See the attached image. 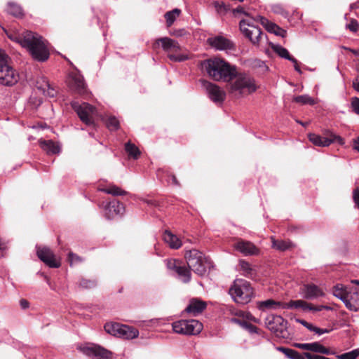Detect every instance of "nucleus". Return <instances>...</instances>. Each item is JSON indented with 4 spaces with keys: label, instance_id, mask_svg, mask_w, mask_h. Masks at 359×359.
I'll use <instances>...</instances> for the list:
<instances>
[{
    "label": "nucleus",
    "instance_id": "34",
    "mask_svg": "<svg viewBox=\"0 0 359 359\" xmlns=\"http://www.w3.org/2000/svg\"><path fill=\"white\" fill-rule=\"evenodd\" d=\"M7 12L16 18H22L24 15L22 7L13 2L8 3Z\"/></svg>",
    "mask_w": 359,
    "mask_h": 359
},
{
    "label": "nucleus",
    "instance_id": "22",
    "mask_svg": "<svg viewBox=\"0 0 359 359\" xmlns=\"http://www.w3.org/2000/svg\"><path fill=\"white\" fill-rule=\"evenodd\" d=\"M70 87L79 94H84L86 92V83L82 75L79 72L70 74Z\"/></svg>",
    "mask_w": 359,
    "mask_h": 359
},
{
    "label": "nucleus",
    "instance_id": "3",
    "mask_svg": "<svg viewBox=\"0 0 359 359\" xmlns=\"http://www.w3.org/2000/svg\"><path fill=\"white\" fill-rule=\"evenodd\" d=\"M185 258L189 269L201 277L205 276L208 268L213 267L212 262L203 252L196 249L187 251Z\"/></svg>",
    "mask_w": 359,
    "mask_h": 359
},
{
    "label": "nucleus",
    "instance_id": "50",
    "mask_svg": "<svg viewBox=\"0 0 359 359\" xmlns=\"http://www.w3.org/2000/svg\"><path fill=\"white\" fill-rule=\"evenodd\" d=\"M346 27L352 32H356L359 28V24L356 20H351V22L346 25Z\"/></svg>",
    "mask_w": 359,
    "mask_h": 359
},
{
    "label": "nucleus",
    "instance_id": "21",
    "mask_svg": "<svg viewBox=\"0 0 359 359\" xmlns=\"http://www.w3.org/2000/svg\"><path fill=\"white\" fill-rule=\"evenodd\" d=\"M160 44L161 45V47L165 52L172 51L177 53L181 50V46H180L179 43L169 37H162L156 39L155 43L154 44V48Z\"/></svg>",
    "mask_w": 359,
    "mask_h": 359
},
{
    "label": "nucleus",
    "instance_id": "28",
    "mask_svg": "<svg viewBox=\"0 0 359 359\" xmlns=\"http://www.w3.org/2000/svg\"><path fill=\"white\" fill-rule=\"evenodd\" d=\"M163 240L171 248L173 249H178L182 245V242L177 236L172 234L168 230L165 231L163 233Z\"/></svg>",
    "mask_w": 359,
    "mask_h": 359
},
{
    "label": "nucleus",
    "instance_id": "61",
    "mask_svg": "<svg viewBox=\"0 0 359 359\" xmlns=\"http://www.w3.org/2000/svg\"><path fill=\"white\" fill-rule=\"evenodd\" d=\"M20 305L22 309H26L29 307V304L26 299H22L20 301Z\"/></svg>",
    "mask_w": 359,
    "mask_h": 359
},
{
    "label": "nucleus",
    "instance_id": "10",
    "mask_svg": "<svg viewBox=\"0 0 359 359\" xmlns=\"http://www.w3.org/2000/svg\"><path fill=\"white\" fill-rule=\"evenodd\" d=\"M325 137H322L315 133H311L309 135V140L314 145L318 147H328L332 143L337 142L339 145H344L345 144L344 140L339 135H337L332 132L327 131Z\"/></svg>",
    "mask_w": 359,
    "mask_h": 359
},
{
    "label": "nucleus",
    "instance_id": "31",
    "mask_svg": "<svg viewBox=\"0 0 359 359\" xmlns=\"http://www.w3.org/2000/svg\"><path fill=\"white\" fill-rule=\"evenodd\" d=\"M277 349L280 352L283 353L289 359H305L304 355H301L296 350L284 346H279L277 348Z\"/></svg>",
    "mask_w": 359,
    "mask_h": 359
},
{
    "label": "nucleus",
    "instance_id": "45",
    "mask_svg": "<svg viewBox=\"0 0 359 359\" xmlns=\"http://www.w3.org/2000/svg\"><path fill=\"white\" fill-rule=\"evenodd\" d=\"M359 356V348L352 350L349 352L344 353L341 355H338L337 358L338 359H356Z\"/></svg>",
    "mask_w": 359,
    "mask_h": 359
},
{
    "label": "nucleus",
    "instance_id": "23",
    "mask_svg": "<svg viewBox=\"0 0 359 359\" xmlns=\"http://www.w3.org/2000/svg\"><path fill=\"white\" fill-rule=\"evenodd\" d=\"M344 304L351 311H359V291L353 289L349 290Z\"/></svg>",
    "mask_w": 359,
    "mask_h": 359
},
{
    "label": "nucleus",
    "instance_id": "56",
    "mask_svg": "<svg viewBox=\"0 0 359 359\" xmlns=\"http://www.w3.org/2000/svg\"><path fill=\"white\" fill-rule=\"evenodd\" d=\"M353 199L355 206L359 208V189H355L353 192Z\"/></svg>",
    "mask_w": 359,
    "mask_h": 359
},
{
    "label": "nucleus",
    "instance_id": "53",
    "mask_svg": "<svg viewBox=\"0 0 359 359\" xmlns=\"http://www.w3.org/2000/svg\"><path fill=\"white\" fill-rule=\"evenodd\" d=\"M305 359H330L329 358H326L325 356L311 354V353L306 352L304 353Z\"/></svg>",
    "mask_w": 359,
    "mask_h": 359
},
{
    "label": "nucleus",
    "instance_id": "26",
    "mask_svg": "<svg viewBox=\"0 0 359 359\" xmlns=\"http://www.w3.org/2000/svg\"><path fill=\"white\" fill-rule=\"evenodd\" d=\"M37 88L41 91V93L49 97H55L57 91L55 90L49 83V81L46 79H42L41 83H37Z\"/></svg>",
    "mask_w": 359,
    "mask_h": 359
},
{
    "label": "nucleus",
    "instance_id": "36",
    "mask_svg": "<svg viewBox=\"0 0 359 359\" xmlns=\"http://www.w3.org/2000/svg\"><path fill=\"white\" fill-rule=\"evenodd\" d=\"M101 191L112 196H123L127 194L124 190H122L120 187L116 185H109L107 187L102 188L100 189Z\"/></svg>",
    "mask_w": 359,
    "mask_h": 359
},
{
    "label": "nucleus",
    "instance_id": "35",
    "mask_svg": "<svg viewBox=\"0 0 359 359\" xmlns=\"http://www.w3.org/2000/svg\"><path fill=\"white\" fill-rule=\"evenodd\" d=\"M332 293L334 297L344 303L346 296H348V291H347L346 288H344L342 285H337L334 287Z\"/></svg>",
    "mask_w": 359,
    "mask_h": 359
},
{
    "label": "nucleus",
    "instance_id": "27",
    "mask_svg": "<svg viewBox=\"0 0 359 359\" xmlns=\"http://www.w3.org/2000/svg\"><path fill=\"white\" fill-rule=\"evenodd\" d=\"M283 302H277L271 299L259 302L257 303V307L261 311H265L266 309L276 310L279 309H283Z\"/></svg>",
    "mask_w": 359,
    "mask_h": 359
},
{
    "label": "nucleus",
    "instance_id": "1",
    "mask_svg": "<svg viewBox=\"0 0 359 359\" xmlns=\"http://www.w3.org/2000/svg\"><path fill=\"white\" fill-rule=\"evenodd\" d=\"M9 37L12 40L16 41L22 47L26 48L34 60L44 62L49 57V51L46 41L38 34L27 31L21 36Z\"/></svg>",
    "mask_w": 359,
    "mask_h": 359
},
{
    "label": "nucleus",
    "instance_id": "13",
    "mask_svg": "<svg viewBox=\"0 0 359 359\" xmlns=\"http://www.w3.org/2000/svg\"><path fill=\"white\" fill-rule=\"evenodd\" d=\"M200 82L212 102L221 103L224 100L226 94L219 86L204 79H201Z\"/></svg>",
    "mask_w": 359,
    "mask_h": 359
},
{
    "label": "nucleus",
    "instance_id": "29",
    "mask_svg": "<svg viewBox=\"0 0 359 359\" xmlns=\"http://www.w3.org/2000/svg\"><path fill=\"white\" fill-rule=\"evenodd\" d=\"M175 273L177 274L178 278L184 283H189L191 279V273L190 269H187L182 263Z\"/></svg>",
    "mask_w": 359,
    "mask_h": 359
},
{
    "label": "nucleus",
    "instance_id": "60",
    "mask_svg": "<svg viewBox=\"0 0 359 359\" xmlns=\"http://www.w3.org/2000/svg\"><path fill=\"white\" fill-rule=\"evenodd\" d=\"M321 311H323L322 305L313 306V304H311L310 311H312L313 313H316L320 312Z\"/></svg>",
    "mask_w": 359,
    "mask_h": 359
},
{
    "label": "nucleus",
    "instance_id": "46",
    "mask_svg": "<svg viewBox=\"0 0 359 359\" xmlns=\"http://www.w3.org/2000/svg\"><path fill=\"white\" fill-rule=\"evenodd\" d=\"M166 266L167 268L170 270H172L173 271H176V270L178 269V266H180L182 264V262L177 259H166Z\"/></svg>",
    "mask_w": 359,
    "mask_h": 359
},
{
    "label": "nucleus",
    "instance_id": "8",
    "mask_svg": "<svg viewBox=\"0 0 359 359\" xmlns=\"http://www.w3.org/2000/svg\"><path fill=\"white\" fill-rule=\"evenodd\" d=\"M172 330L175 333L185 335H196L203 330V324L197 320H180L172 323Z\"/></svg>",
    "mask_w": 359,
    "mask_h": 359
},
{
    "label": "nucleus",
    "instance_id": "58",
    "mask_svg": "<svg viewBox=\"0 0 359 359\" xmlns=\"http://www.w3.org/2000/svg\"><path fill=\"white\" fill-rule=\"evenodd\" d=\"M242 20H244L245 22L246 27H248V29H251V26H256L254 24L255 22H259V20H257V17L255 18H253L252 20L243 19Z\"/></svg>",
    "mask_w": 359,
    "mask_h": 359
},
{
    "label": "nucleus",
    "instance_id": "30",
    "mask_svg": "<svg viewBox=\"0 0 359 359\" xmlns=\"http://www.w3.org/2000/svg\"><path fill=\"white\" fill-rule=\"evenodd\" d=\"M271 48L273 50L278 54L280 57L295 62V58L290 55L289 51L279 44H272Z\"/></svg>",
    "mask_w": 359,
    "mask_h": 359
},
{
    "label": "nucleus",
    "instance_id": "6",
    "mask_svg": "<svg viewBox=\"0 0 359 359\" xmlns=\"http://www.w3.org/2000/svg\"><path fill=\"white\" fill-rule=\"evenodd\" d=\"M235 81L231 83V91L239 95L252 93L257 90L255 80L245 73L238 74L234 76Z\"/></svg>",
    "mask_w": 359,
    "mask_h": 359
},
{
    "label": "nucleus",
    "instance_id": "48",
    "mask_svg": "<svg viewBox=\"0 0 359 359\" xmlns=\"http://www.w3.org/2000/svg\"><path fill=\"white\" fill-rule=\"evenodd\" d=\"M214 6L217 12L219 14H224L227 11L226 5L222 1H216L214 2Z\"/></svg>",
    "mask_w": 359,
    "mask_h": 359
},
{
    "label": "nucleus",
    "instance_id": "47",
    "mask_svg": "<svg viewBox=\"0 0 359 359\" xmlns=\"http://www.w3.org/2000/svg\"><path fill=\"white\" fill-rule=\"evenodd\" d=\"M168 56L173 62H183L189 59V56L186 54H169Z\"/></svg>",
    "mask_w": 359,
    "mask_h": 359
},
{
    "label": "nucleus",
    "instance_id": "9",
    "mask_svg": "<svg viewBox=\"0 0 359 359\" xmlns=\"http://www.w3.org/2000/svg\"><path fill=\"white\" fill-rule=\"evenodd\" d=\"M266 327L277 337L287 339L288 332L287 330V320L278 315L268 316L265 319Z\"/></svg>",
    "mask_w": 359,
    "mask_h": 359
},
{
    "label": "nucleus",
    "instance_id": "33",
    "mask_svg": "<svg viewBox=\"0 0 359 359\" xmlns=\"http://www.w3.org/2000/svg\"><path fill=\"white\" fill-rule=\"evenodd\" d=\"M271 241L273 248L280 251H285L292 246V243L290 241L276 240L273 238H271Z\"/></svg>",
    "mask_w": 359,
    "mask_h": 359
},
{
    "label": "nucleus",
    "instance_id": "49",
    "mask_svg": "<svg viewBox=\"0 0 359 359\" xmlns=\"http://www.w3.org/2000/svg\"><path fill=\"white\" fill-rule=\"evenodd\" d=\"M242 327L248 330L250 333H257L258 331V328L255 325L247 321H245V323H243Z\"/></svg>",
    "mask_w": 359,
    "mask_h": 359
},
{
    "label": "nucleus",
    "instance_id": "14",
    "mask_svg": "<svg viewBox=\"0 0 359 359\" xmlns=\"http://www.w3.org/2000/svg\"><path fill=\"white\" fill-rule=\"evenodd\" d=\"M82 353L89 357L99 359H111L112 353L101 346L91 344L81 348Z\"/></svg>",
    "mask_w": 359,
    "mask_h": 359
},
{
    "label": "nucleus",
    "instance_id": "20",
    "mask_svg": "<svg viewBox=\"0 0 359 359\" xmlns=\"http://www.w3.org/2000/svg\"><path fill=\"white\" fill-rule=\"evenodd\" d=\"M294 346L302 350L310 351L325 355L334 354V353L331 351L329 348L325 347L317 341L312 343H296L294 344Z\"/></svg>",
    "mask_w": 359,
    "mask_h": 359
},
{
    "label": "nucleus",
    "instance_id": "57",
    "mask_svg": "<svg viewBox=\"0 0 359 359\" xmlns=\"http://www.w3.org/2000/svg\"><path fill=\"white\" fill-rule=\"evenodd\" d=\"M311 304L308 303L306 301L303 300V303L302 304L300 309L304 312H308V311H311Z\"/></svg>",
    "mask_w": 359,
    "mask_h": 359
},
{
    "label": "nucleus",
    "instance_id": "19",
    "mask_svg": "<svg viewBox=\"0 0 359 359\" xmlns=\"http://www.w3.org/2000/svg\"><path fill=\"white\" fill-rule=\"evenodd\" d=\"M208 43L218 50H231L235 48L234 43L223 36L210 37L208 39Z\"/></svg>",
    "mask_w": 359,
    "mask_h": 359
},
{
    "label": "nucleus",
    "instance_id": "18",
    "mask_svg": "<svg viewBox=\"0 0 359 359\" xmlns=\"http://www.w3.org/2000/svg\"><path fill=\"white\" fill-rule=\"evenodd\" d=\"M233 248L245 256L257 255L260 252L259 249L252 243L243 239H238L233 244Z\"/></svg>",
    "mask_w": 359,
    "mask_h": 359
},
{
    "label": "nucleus",
    "instance_id": "32",
    "mask_svg": "<svg viewBox=\"0 0 359 359\" xmlns=\"http://www.w3.org/2000/svg\"><path fill=\"white\" fill-rule=\"evenodd\" d=\"M257 20H259V22L270 33H273L274 34H280V33L276 32L275 30L277 29L278 25L271 21H269L267 18L257 15Z\"/></svg>",
    "mask_w": 359,
    "mask_h": 359
},
{
    "label": "nucleus",
    "instance_id": "42",
    "mask_svg": "<svg viewBox=\"0 0 359 359\" xmlns=\"http://www.w3.org/2000/svg\"><path fill=\"white\" fill-rule=\"evenodd\" d=\"M79 285L83 289H91L97 285V281L95 279H86L81 278L79 280Z\"/></svg>",
    "mask_w": 359,
    "mask_h": 359
},
{
    "label": "nucleus",
    "instance_id": "52",
    "mask_svg": "<svg viewBox=\"0 0 359 359\" xmlns=\"http://www.w3.org/2000/svg\"><path fill=\"white\" fill-rule=\"evenodd\" d=\"M296 322L300 323L301 325H302L304 327H306L311 332H313L315 327V326L313 324L309 323L307 321L302 319L297 318L296 319Z\"/></svg>",
    "mask_w": 359,
    "mask_h": 359
},
{
    "label": "nucleus",
    "instance_id": "15",
    "mask_svg": "<svg viewBox=\"0 0 359 359\" xmlns=\"http://www.w3.org/2000/svg\"><path fill=\"white\" fill-rule=\"evenodd\" d=\"M239 28L245 37L248 38L253 45H258L262 37V32L258 26H251V29L246 27V24L244 20H241L239 22Z\"/></svg>",
    "mask_w": 359,
    "mask_h": 359
},
{
    "label": "nucleus",
    "instance_id": "37",
    "mask_svg": "<svg viewBox=\"0 0 359 359\" xmlns=\"http://www.w3.org/2000/svg\"><path fill=\"white\" fill-rule=\"evenodd\" d=\"M180 13L181 10L179 8H175L170 11L166 12L164 16L166 20L167 27H170Z\"/></svg>",
    "mask_w": 359,
    "mask_h": 359
},
{
    "label": "nucleus",
    "instance_id": "54",
    "mask_svg": "<svg viewBox=\"0 0 359 359\" xmlns=\"http://www.w3.org/2000/svg\"><path fill=\"white\" fill-rule=\"evenodd\" d=\"M69 259L70 261L71 265L72 264V263L81 262V258L77 255L72 252L69 253Z\"/></svg>",
    "mask_w": 359,
    "mask_h": 359
},
{
    "label": "nucleus",
    "instance_id": "62",
    "mask_svg": "<svg viewBox=\"0 0 359 359\" xmlns=\"http://www.w3.org/2000/svg\"><path fill=\"white\" fill-rule=\"evenodd\" d=\"M353 88L359 92V75L353 81Z\"/></svg>",
    "mask_w": 359,
    "mask_h": 359
},
{
    "label": "nucleus",
    "instance_id": "17",
    "mask_svg": "<svg viewBox=\"0 0 359 359\" xmlns=\"http://www.w3.org/2000/svg\"><path fill=\"white\" fill-rule=\"evenodd\" d=\"M36 255L39 259L50 268H59L60 262L55 259L54 254L48 247L36 245Z\"/></svg>",
    "mask_w": 359,
    "mask_h": 359
},
{
    "label": "nucleus",
    "instance_id": "63",
    "mask_svg": "<svg viewBox=\"0 0 359 359\" xmlns=\"http://www.w3.org/2000/svg\"><path fill=\"white\" fill-rule=\"evenodd\" d=\"M276 32L280 33V34H276V36H280L281 37H285L286 35V31L283 29L280 28L278 25L277 29L275 30Z\"/></svg>",
    "mask_w": 359,
    "mask_h": 359
},
{
    "label": "nucleus",
    "instance_id": "24",
    "mask_svg": "<svg viewBox=\"0 0 359 359\" xmlns=\"http://www.w3.org/2000/svg\"><path fill=\"white\" fill-rule=\"evenodd\" d=\"M41 148L48 155L59 154L61 151V147L59 143L51 140L39 141Z\"/></svg>",
    "mask_w": 359,
    "mask_h": 359
},
{
    "label": "nucleus",
    "instance_id": "25",
    "mask_svg": "<svg viewBox=\"0 0 359 359\" xmlns=\"http://www.w3.org/2000/svg\"><path fill=\"white\" fill-rule=\"evenodd\" d=\"M206 303L196 299H192L185 309V311L196 316L203 312L206 308Z\"/></svg>",
    "mask_w": 359,
    "mask_h": 359
},
{
    "label": "nucleus",
    "instance_id": "2",
    "mask_svg": "<svg viewBox=\"0 0 359 359\" xmlns=\"http://www.w3.org/2000/svg\"><path fill=\"white\" fill-rule=\"evenodd\" d=\"M201 70L215 81H230L236 75V69L225 60L213 57L201 62Z\"/></svg>",
    "mask_w": 359,
    "mask_h": 359
},
{
    "label": "nucleus",
    "instance_id": "59",
    "mask_svg": "<svg viewBox=\"0 0 359 359\" xmlns=\"http://www.w3.org/2000/svg\"><path fill=\"white\" fill-rule=\"evenodd\" d=\"M233 13L234 14H236V13H242V14H244L245 15H247V16H248V15H249V14H248V13H246V12L244 11V8H243L242 6H238L237 8H234V9L233 10Z\"/></svg>",
    "mask_w": 359,
    "mask_h": 359
},
{
    "label": "nucleus",
    "instance_id": "38",
    "mask_svg": "<svg viewBox=\"0 0 359 359\" xmlns=\"http://www.w3.org/2000/svg\"><path fill=\"white\" fill-rule=\"evenodd\" d=\"M125 150L127 152L128 155L133 158L134 159L138 158L140 155V151L139 149L130 142H128L125 144Z\"/></svg>",
    "mask_w": 359,
    "mask_h": 359
},
{
    "label": "nucleus",
    "instance_id": "16",
    "mask_svg": "<svg viewBox=\"0 0 359 359\" xmlns=\"http://www.w3.org/2000/svg\"><path fill=\"white\" fill-rule=\"evenodd\" d=\"M299 293L304 299L308 300L317 299L325 295L322 288L312 283L304 284L300 288Z\"/></svg>",
    "mask_w": 359,
    "mask_h": 359
},
{
    "label": "nucleus",
    "instance_id": "5",
    "mask_svg": "<svg viewBox=\"0 0 359 359\" xmlns=\"http://www.w3.org/2000/svg\"><path fill=\"white\" fill-rule=\"evenodd\" d=\"M18 81V74L11 65V58L5 50L0 49V84L11 86Z\"/></svg>",
    "mask_w": 359,
    "mask_h": 359
},
{
    "label": "nucleus",
    "instance_id": "55",
    "mask_svg": "<svg viewBox=\"0 0 359 359\" xmlns=\"http://www.w3.org/2000/svg\"><path fill=\"white\" fill-rule=\"evenodd\" d=\"M313 332L320 336L323 334L330 333L331 332V330L327 329V328H325V329L319 328V327L315 326Z\"/></svg>",
    "mask_w": 359,
    "mask_h": 359
},
{
    "label": "nucleus",
    "instance_id": "44",
    "mask_svg": "<svg viewBox=\"0 0 359 359\" xmlns=\"http://www.w3.org/2000/svg\"><path fill=\"white\" fill-rule=\"evenodd\" d=\"M303 300H291L289 302L284 303L283 305V309H300Z\"/></svg>",
    "mask_w": 359,
    "mask_h": 359
},
{
    "label": "nucleus",
    "instance_id": "4",
    "mask_svg": "<svg viewBox=\"0 0 359 359\" xmlns=\"http://www.w3.org/2000/svg\"><path fill=\"white\" fill-rule=\"evenodd\" d=\"M229 292L233 301L241 304H248L253 296L250 283L243 279L235 280Z\"/></svg>",
    "mask_w": 359,
    "mask_h": 359
},
{
    "label": "nucleus",
    "instance_id": "64",
    "mask_svg": "<svg viewBox=\"0 0 359 359\" xmlns=\"http://www.w3.org/2000/svg\"><path fill=\"white\" fill-rule=\"evenodd\" d=\"M353 149L359 152V138L353 140Z\"/></svg>",
    "mask_w": 359,
    "mask_h": 359
},
{
    "label": "nucleus",
    "instance_id": "51",
    "mask_svg": "<svg viewBox=\"0 0 359 359\" xmlns=\"http://www.w3.org/2000/svg\"><path fill=\"white\" fill-rule=\"evenodd\" d=\"M351 107L353 111L356 114H359V98L354 97L351 99Z\"/></svg>",
    "mask_w": 359,
    "mask_h": 359
},
{
    "label": "nucleus",
    "instance_id": "40",
    "mask_svg": "<svg viewBox=\"0 0 359 359\" xmlns=\"http://www.w3.org/2000/svg\"><path fill=\"white\" fill-rule=\"evenodd\" d=\"M239 267L240 271L242 272V273L247 277L252 276L253 273V270L251 267V265L250 263L245 260H240L239 261Z\"/></svg>",
    "mask_w": 359,
    "mask_h": 359
},
{
    "label": "nucleus",
    "instance_id": "12",
    "mask_svg": "<svg viewBox=\"0 0 359 359\" xmlns=\"http://www.w3.org/2000/svg\"><path fill=\"white\" fill-rule=\"evenodd\" d=\"M100 207L103 208L104 217L107 219H113L116 217H121L125 212L123 204L117 200L102 202Z\"/></svg>",
    "mask_w": 359,
    "mask_h": 359
},
{
    "label": "nucleus",
    "instance_id": "11",
    "mask_svg": "<svg viewBox=\"0 0 359 359\" xmlns=\"http://www.w3.org/2000/svg\"><path fill=\"white\" fill-rule=\"evenodd\" d=\"M72 107L83 123L88 126L93 124V116L95 113V108L93 106L86 102L79 104L77 102H73Z\"/></svg>",
    "mask_w": 359,
    "mask_h": 359
},
{
    "label": "nucleus",
    "instance_id": "43",
    "mask_svg": "<svg viewBox=\"0 0 359 359\" xmlns=\"http://www.w3.org/2000/svg\"><path fill=\"white\" fill-rule=\"evenodd\" d=\"M106 124L110 130H116L119 128V121L114 116H109L106 121Z\"/></svg>",
    "mask_w": 359,
    "mask_h": 359
},
{
    "label": "nucleus",
    "instance_id": "7",
    "mask_svg": "<svg viewBox=\"0 0 359 359\" xmlns=\"http://www.w3.org/2000/svg\"><path fill=\"white\" fill-rule=\"evenodd\" d=\"M104 327L107 333L125 339H133L139 336L137 329L126 325L117 323H108L104 325Z\"/></svg>",
    "mask_w": 359,
    "mask_h": 359
},
{
    "label": "nucleus",
    "instance_id": "39",
    "mask_svg": "<svg viewBox=\"0 0 359 359\" xmlns=\"http://www.w3.org/2000/svg\"><path fill=\"white\" fill-rule=\"evenodd\" d=\"M271 11L278 15H280L284 18H289L290 14L287 11H286L281 4H274L270 5Z\"/></svg>",
    "mask_w": 359,
    "mask_h": 359
},
{
    "label": "nucleus",
    "instance_id": "41",
    "mask_svg": "<svg viewBox=\"0 0 359 359\" xmlns=\"http://www.w3.org/2000/svg\"><path fill=\"white\" fill-rule=\"evenodd\" d=\"M293 101L302 104L314 105L316 104L314 99L310 97L309 95L296 96L294 97Z\"/></svg>",
    "mask_w": 359,
    "mask_h": 359
}]
</instances>
